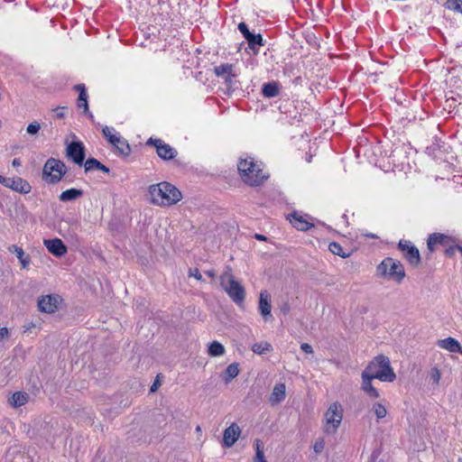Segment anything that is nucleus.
Here are the masks:
<instances>
[{
  "label": "nucleus",
  "instance_id": "f257e3e1",
  "mask_svg": "<svg viewBox=\"0 0 462 462\" xmlns=\"http://www.w3.org/2000/svg\"><path fill=\"white\" fill-rule=\"evenodd\" d=\"M151 203L156 206L170 207L182 199L181 192L169 182L151 185L149 188Z\"/></svg>",
  "mask_w": 462,
  "mask_h": 462
},
{
  "label": "nucleus",
  "instance_id": "f03ea898",
  "mask_svg": "<svg viewBox=\"0 0 462 462\" xmlns=\"http://www.w3.org/2000/svg\"><path fill=\"white\" fill-rule=\"evenodd\" d=\"M373 379H378L381 382L392 383L396 379V374L391 366L390 359L379 355L375 356L362 372Z\"/></svg>",
  "mask_w": 462,
  "mask_h": 462
},
{
  "label": "nucleus",
  "instance_id": "7ed1b4c3",
  "mask_svg": "<svg viewBox=\"0 0 462 462\" xmlns=\"http://www.w3.org/2000/svg\"><path fill=\"white\" fill-rule=\"evenodd\" d=\"M242 180L250 186H258L268 178L262 164L254 162L253 158L240 159L237 164Z\"/></svg>",
  "mask_w": 462,
  "mask_h": 462
},
{
  "label": "nucleus",
  "instance_id": "20e7f679",
  "mask_svg": "<svg viewBox=\"0 0 462 462\" xmlns=\"http://www.w3.org/2000/svg\"><path fill=\"white\" fill-rule=\"evenodd\" d=\"M376 276L401 283L405 277L404 267L400 261L386 257L377 265Z\"/></svg>",
  "mask_w": 462,
  "mask_h": 462
},
{
  "label": "nucleus",
  "instance_id": "39448f33",
  "mask_svg": "<svg viewBox=\"0 0 462 462\" xmlns=\"http://www.w3.org/2000/svg\"><path fill=\"white\" fill-rule=\"evenodd\" d=\"M220 285L226 292L229 298L237 305L243 304L245 299V291L244 286L236 280L230 268L226 270L219 277Z\"/></svg>",
  "mask_w": 462,
  "mask_h": 462
},
{
  "label": "nucleus",
  "instance_id": "423d86ee",
  "mask_svg": "<svg viewBox=\"0 0 462 462\" xmlns=\"http://www.w3.org/2000/svg\"><path fill=\"white\" fill-rule=\"evenodd\" d=\"M344 410L338 402H332L324 413L323 430L327 434H335L343 420Z\"/></svg>",
  "mask_w": 462,
  "mask_h": 462
},
{
  "label": "nucleus",
  "instance_id": "0eeeda50",
  "mask_svg": "<svg viewBox=\"0 0 462 462\" xmlns=\"http://www.w3.org/2000/svg\"><path fill=\"white\" fill-rule=\"evenodd\" d=\"M66 174V166L60 160L51 158L43 166L42 177L49 183H57Z\"/></svg>",
  "mask_w": 462,
  "mask_h": 462
},
{
  "label": "nucleus",
  "instance_id": "6e6552de",
  "mask_svg": "<svg viewBox=\"0 0 462 462\" xmlns=\"http://www.w3.org/2000/svg\"><path fill=\"white\" fill-rule=\"evenodd\" d=\"M61 302V299L57 294L44 295L39 298L38 307L40 311L45 313H54Z\"/></svg>",
  "mask_w": 462,
  "mask_h": 462
},
{
  "label": "nucleus",
  "instance_id": "1a4fd4ad",
  "mask_svg": "<svg viewBox=\"0 0 462 462\" xmlns=\"http://www.w3.org/2000/svg\"><path fill=\"white\" fill-rule=\"evenodd\" d=\"M399 248L403 253L404 257L413 266L419 265L420 256L419 250L409 241L401 240L399 242Z\"/></svg>",
  "mask_w": 462,
  "mask_h": 462
},
{
  "label": "nucleus",
  "instance_id": "9d476101",
  "mask_svg": "<svg viewBox=\"0 0 462 462\" xmlns=\"http://www.w3.org/2000/svg\"><path fill=\"white\" fill-rule=\"evenodd\" d=\"M5 187L21 194H28L32 191L31 184L21 177L7 178Z\"/></svg>",
  "mask_w": 462,
  "mask_h": 462
},
{
  "label": "nucleus",
  "instance_id": "9b49d317",
  "mask_svg": "<svg viewBox=\"0 0 462 462\" xmlns=\"http://www.w3.org/2000/svg\"><path fill=\"white\" fill-rule=\"evenodd\" d=\"M67 156L75 163L82 165L85 159V148L81 142H73L67 147Z\"/></svg>",
  "mask_w": 462,
  "mask_h": 462
},
{
  "label": "nucleus",
  "instance_id": "f8f14e48",
  "mask_svg": "<svg viewBox=\"0 0 462 462\" xmlns=\"http://www.w3.org/2000/svg\"><path fill=\"white\" fill-rule=\"evenodd\" d=\"M241 435L240 427L236 423H232L223 433V446L231 448L238 440Z\"/></svg>",
  "mask_w": 462,
  "mask_h": 462
},
{
  "label": "nucleus",
  "instance_id": "ddd939ff",
  "mask_svg": "<svg viewBox=\"0 0 462 462\" xmlns=\"http://www.w3.org/2000/svg\"><path fill=\"white\" fill-rule=\"evenodd\" d=\"M238 29H239L240 32L244 35V37L246 39L249 47L254 50V53H257V51L254 50L255 46H263V45L262 35L252 33L248 30V28L245 23H240L238 24Z\"/></svg>",
  "mask_w": 462,
  "mask_h": 462
},
{
  "label": "nucleus",
  "instance_id": "4468645a",
  "mask_svg": "<svg viewBox=\"0 0 462 462\" xmlns=\"http://www.w3.org/2000/svg\"><path fill=\"white\" fill-rule=\"evenodd\" d=\"M43 244L48 251L57 257H60L67 253V247L60 238L44 239Z\"/></svg>",
  "mask_w": 462,
  "mask_h": 462
},
{
  "label": "nucleus",
  "instance_id": "2eb2a0df",
  "mask_svg": "<svg viewBox=\"0 0 462 462\" xmlns=\"http://www.w3.org/2000/svg\"><path fill=\"white\" fill-rule=\"evenodd\" d=\"M259 310L261 315L267 319L271 317L272 306H271V296L267 291L260 292L259 296Z\"/></svg>",
  "mask_w": 462,
  "mask_h": 462
},
{
  "label": "nucleus",
  "instance_id": "dca6fc26",
  "mask_svg": "<svg viewBox=\"0 0 462 462\" xmlns=\"http://www.w3.org/2000/svg\"><path fill=\"white\" fill-rule=\"evenodd\" d=\"M362 383H361V389L364 391L366 395L371 399H377L379 398L380 394L377 389H375L372 383L373 378H370L369 375L366 374L362 373Z\"/></svg>",
  "mask_w": 462,
  "mask_h": 462
},
{
  "label": "nucleus",
  "instance_id": "f3484780",
  "mask_svg": "<svg viewBox=\"0 0 462 462\" xmlns=\"http://www.w3.org/2000/svg\"><path fill=\"white\" fill-rule=\"evenodd\" d=\"M437 345L440 348L445 349L450 353L462 354V347H461L460 343L453 337H447L444 339H439V340H438Z\"/></svg>",
  "mask_w": 462,
  "mask_h": 462
},
{
  "label": "nucleus",
  "instance_id": "a211bd4d",
  "mask_svg": "<svg viewBox=\"0 0 462 462\" xmlns=\"http://www.w3.org/2000/svg\"><path fill=\"white\" fill-rule=\"evenodd\" d=\"M158 155L163 160H170L175 157V150L169 144L164 143L161 140L154 142Z\"/></svg>",
  "mask_w": 462,
  "mask_h": 462
},
{
  "label": "nucleus",
  "instance_id": "6ab92c4d",
  "mask_svg": "<svg viewBox=\"0 0 462 462\" xmlns=\"http://www.w3.org/2000/svg\"><path fill=\"white\" fill-rule=\"evenodd\" d=\"M286 397V386L284 383L276 384L270 395L269 402L272 405L282 402Z\"/></svg>",
  "mask_w": 462,
  "mask_h": 462
},
{
  "label": "nucleus",
  "instance_id": "aec40b11",
  "mask_svg": "<svg viewBox=\"0 0 462 462\" xmlns=\"http://www.w3.org/2000/svg\"><path fill=\"white\" fill-rule=\"evenodd\" d=\"M8 251L16 255L19 260L22 268L26 269L31 263V258L29 254H25L22 247H19L15 245H12L8 247Z\"/></svg>",
  "mask_w": 462,
  "mask_h": 462
},
{
  "label": "nucleus",
  "instance_id": "412c9836",
  "mask_svg": "<svg viewBox=\"0 0 462 462\" xmlns=\"http://www.w3.org/2000/svg\"><path fill=\"white\" fill-rule=\"evenodd\" d=\"M83 195V191L78 189H69L60 193L59 199L62 202L74 201Z\"/></svg>",
  "mask_w": 462,
  "mask_h": 462
},
{
  "label": "nucleus",
  "instance_id": "4be33fe9",
  "mask_svg": "<svg viewBox=\"0 0 462 462\" xmlns=\"http://www.w3.org/2000/svg\"><path fill=\"white\" fill-rule=\"evenodd\" d=\"M233 66L231 64H221L215 68L217 77H222L226 82H231Z\"/></svg>",
  "mask_w": 462,
  "mask_h": 462
},
{
  "label": "nucleus",
  "instance_id": "5701e85b",
  "mask_svg": "<svg viewBox=\"0 0 462 462\" xmlns=\"http://www.w3.org/2000/svg\"><path fill=\"white\" fill-rule=\"evenodd\" d=\"M29 400V396L27 393L23 392L14 393L12 397L9 399V403L13 407H20L24 405Z\"/></svg>",
  "mask_w": 462,
  "mask_h": 462
},
{
  "label": "nucleus",
  "instance_id": "b1692460",
  "mask_svg": "<svg viewBox=\"0 0 462 462\" xmlns=\"http://www.w3.org/2000/svg\"><path fill=\"white\" fill-rule=\"evenodd\" d=\"M84 168H85L86 171L97 169V170H99V171H103L105 173H108L109 172V169L106 165L102 164L100 162H98L95 158L88 159L86 161V162L84 163Z\"/></svg>",
  "mask_w": 462,
  "mask_h": 462
},
{
  "label": "nucleus",
  "instance_id": "393cba45",
  "mask_svg": "<svg viewBox=\"0 0 462 462\" xmlns=\"http://www.w3.org/2000/svg\"><path fill=\"white\" fill-rule=\"evenodd\" d=\"M290 221L294 227L301 231L308 230L310 226V224L308 221L297 214H292Z\"/></svg>",
  "mask_w": 462,
  "mask_h": 462
},
{
  "label": "nucleus",
  "instance_id": "a878e982",
  "mask_svg": "<svg viewBox=\"0 0 462 462\" xmlns=\"http://www.w3.org/2000/svg\"><path fill=\"white\" fill-rule=\"evenodd\" d=\"M273 346L266 342H257L252 346V351L257 355H264L273 351Z\"/></svg>",
  "mask_w": 462,
  "mask_h": 462
},
{
  "label": "nucleus",
  "instance_id": "bb28decb",
  "mask_svg": "<svg viewBox=\"0 0 462 462\" xmlns=\"http://www.w3.org/2000/svg\"><path fill=\"white\" fill-rule=\"evenodd\" d=\"M208 353L210 356H222L226 353L225 346L218 341H213L208 346Z\"/></svg>",
  "mask_w": 462,
  "mask_h": 462
},
{
  "label": "nucleus",
  "instance_id": "cd10ccee",
  "mask_svg": "<svg viewBox=\"0 0 462 462\" xmlns=\"http://www.w3.org/2000/svg\"><path fill=\"white\" fill-rule=\"evenodd\" d=\"M239 374V367H238V364L236 363H233V364H230L225 373H224V381L225 383H229L231 382L234 378H236Z\"/></svg>",
  "mask_w": 462,
  "mask_h": 462
},
{
  "label": "nucleus",
  "instance_id": "c85d7f7f",
  "mask_svg": "<svg viewBox=\"0 0 462 462\" xmlns=\"http://www.w3.org/2000/svg\"><path fill=\"white\" fill-rule=\"evenodd\" d=\"M279 94V87L276 82H269L263 86V95L266 97H274Z\"/></svg>",
  "mask_w": 462,
  "mask_h": 462
},
{
  "label": "nucleus",
  "instance_id": "c756f323",
  "mask_svg": "<svg viewBox=\"0 0 462 462\" xmlns=\"http://www.w3.org/2000/svg\"><path fill=\"white\" fill-rule=\"evenodd\" d=\"M428 376L433 387H437L439 385L441 379V371L438 366H432L428 373Z\"/></svg>",
  "mask_w": 462,
  "mask_h": 462
},
{
  "label": "nucleus",
  "instance_id": "7c9ffc66",
  "mask_svg": "<svg viewBox=\"0 0 462 462\" xmlns=\"http://www.w3.org/2000/svg\"><path fill=\"white\" fill-rule=\"evenodd\" d=\"M328 249L333 254L338 255L342 258H347L351 255L350 252H346L344 248L337 242L330 243Z\"/></svg>",
  "mask_w": 462,
  "mask_h": 462
},
{
  "label": "nucleus",
  "instance_id": "2f4dec72",
  "mask_svg": "<svg viewBox=\"0 0 462 462\" xmlns=\"http://www.w3.org/2000/svg\"><path fill=\"white\" fill-rule=\"evenodd\" d=\"M372 411L374 412L377 420H382L385 418L388 413L385 406L380 402H374L372 405Z\"/></svg>",
  "mask_w": 462,
  "mask_h": 462
},
{
  "label": "nucleus",
  "instance_id": "473e14b6",
  "mask_svg": "<svg viewBox=\"0 0 462 462\" xmlns=\"http://www.w3.org/2000/svg\"><path fill=\"white\" fill-rule=\"evenodd\" d=\"M447 237L442 234H432L428 239V248L430 251L435 249V246L439 244L444 243Z\"/></svg>",
  "mask_w": 462,
  "mask_h": 462
},
{
  "label": "nucleus",
  "instance_id": "72a5a7b5",
  "mask_svg": "<svg viewBox=\"0 0 462 462\" xmlns=\"http://www.w3.org/2000/svg\"><path fill=\"white\" fill-rule=\"evenodd\" d=\"M114 146L119 151V152L121 154H123L125 156L129 155V153L131 152V148H130L129 143H127L126 140H125L121 136L118 139V142H116V144H114Z\"/></svg>",
  "mask_w": 462,
  "mask_h": 462
},
{
  "label": "nucleus",
  "instance_id": "f704fd0d",
  "mask_svg": "<svg viewBox=\"0 0 462 462\" xmlns=\"http://www.w3.org/2000/svg\"><path fill=\"white\" fill-rule=\"evenodd\" d=\"M78 107L83 108L85 113L88 112V95L86 91H80L78 98Z\"/></svg>",
  "mask_w": 462,
  "mask_h": 462
},
{
  "label": "nucleus",
  "instance_id": "c9c22d12",
  "mask_svg": "<svg viewBox=\"0 0 462 462\" xmlns=\"http://www.w3.org/2000/svg\"><path fill=\"white\" fill-rule=\"evenodd\" d=\"M254 447L255 449V457L254 459H259V458H264V453L263 448L264 445L263 442L260 439H255L254 442Z\"/></svg>",
  "mask_w": 462,
  "mask_h": 462
},
{
  "label": "nucleus",
  "instance_id": "e433bc0d",
  "mask_svg": "<svg viewBox=\"0 0 462 462\" xmlns=\"http://www.w3.org/2000/svg\"><path fill=\"white\" fill-rule=\"evenodd\" d=\"M447 7L462 13V0H448Z\"/></svg>",
  "mask_w": 462,
  "mask_h": 462
},
{
  "label": "nucleus",
  "instance_id": "4c0bfd02",
  "mask_svg": "<svg viewBox=\"0 0 462 462\" xmlns=\"http://www.w3.org/2000/svg\"><path fill=\"white\" fill-rule=\"evenodd\" d=\"M40 129H41V125L38 122H32L28 125V126L26 128V132H27V134L33 135V134H36Z\"/></svg>",
  "mask_w": 462,
  "mask_h": 462
},
{
  "label": "nucleus",
  "instance_id": "58836bf2",
  "mask_svg": "<svg viewBox=\"0 0 462 462\" xmlns=\"http://www.w3.org/2000/svg\"><path fill=\"white\" fill-rule=\"evenodd\" d=\"M325 448V441L323 439H317L313 444V450L315 453H321Z\"/></svg>",
  "mask_w": 462,
  "mask_h": 462
},
{
  "label": "nucleus",
  "instance_id": "ea45409f",
  "mask_svg": "<svg viewBox=\"0 0 462 462\" xmlns=\"http://www.w3.org/2000/svg\"><path fill=\"white\" fill-rule=\"evenodd\" d=\"M102 132L107 141H109L110 137L115 133V129L113 127L104 126Z\"/></svg>",
  "mask_w": 462,
  "mask_h": 462
},
{
  "label": "nucleus",
  "instance_id": "a19ab883",
  "mask_svg": "<svg viewBox=\"0 0 462 462\" xmlns=\"http://www.w3.org/2000/svg\"><path fill=\"white\" fill-rule=\"evenodd\" d=\"M190 277H194L195 279H197L198 281H202V275L200 274L199 271L195 268V269H190L189 270V274Z\"/></svg>",
  "mask_w": 462,
  "mask_h": 462
},
{
  "label": "nucleus",
  "instance_id": "79ce46f5",
  "mask_svg": "<svg viewBox=\"0 0 462 462\" xmlns=\"http://www.w3.org/2000/svg\"><path fill=\"white\" fill-rule=\"evenodd\" d=\"M300 349L305 352L306 354H312L313 353V347L308 344V343H302L300 345Z\"/></svg>",
  "mask_w": 462,
  "mask_h": 462
},
{
  "label": "nucleus",
  "instance_id": "37998d69",
  "mask_svg": "<svg viewBox=\"0 0 462 462\" xmlns=\"http://www.w3.org/2000/svg\"><path fill=\"white\" fill-rule=\"evenodd\" d=\"M9 331L6 328H0V341L8 337Z\"/></svg>",
  "mask_w": 462,
  "mask_h": 462
},
{
  "label": "nucleus",
  "instance_id": "c03bdc74",
  "mask_svg": "<svg viewBox=\"0 0 462 462\" xmlns=\"http://www.w3.org/2000/svg\"><path fill=\"white\" fill-rule=\"evenodd\" d=\"M120 138V134H117L116 131L115 133L112 134V136L110 137L109 139V143L114 145V144H116V142H118V139Z\"/></svg>",
  "mask_w": 462,
  "mask_h": 462
},
{
  "label": "nucleus",
  "instance_id": "a18cd8bd",
  "mask_svg": "<svg viewBox=\"0 0 462 462\" xmlns=\"http://www.w3.org/2000/svg\"><path fill=\"white\" fill-rule=\"evenodd\" d=\"M12 165L14 167H20L22 165L21 160L18 158L14 159L12 162Z\"/></svg>",
  "mask_w": 462,
  "mask_h": 462
},
{
  "label": "nucleus",
  "instance_id": "49530a36",
  "mask_svg": "<svg viewBox=\"0 0 462 462\" xmlns=\"http://www.w3.org/2000/svg\"><path fill=\"white\" fill-rule=\"evenodd\" d=\"M205 273H206L207 275H208L209 277L213 278V279H214V278H215V276H216V273H215V271H213V270L207 271Z\"/></svg>",
  "mask_w": 462,
  "mask_h": 462
},
{
  "label": "nucleus",
  "instance_id": "de8ad7c7",
  "mask_svg": "<svg viewBox=\"0 0 462 462\" xmlns=\"http://www.w3.org/2000/svg\"><path fill=\"white\" fill-rule=\"evenodd\" d=\"M75 88H76L77 90H79V92H80L81 90L86 91V89H85V86H84V85H81V84L76 85V86H75Z\"/></svg>",
  "mask_w": 462,
  "mask_h": 462
},
{
  "label": "nucleus",
  "instance_id": "09e8293b",
  "mask_svg": "<svg viewBox=\"0 0 462 462\" xmlns=\"http://www.w3.org/2000/svg\"><path fill=\"white\" fill-rule=\"evenodd\" d=\"M158 388V382H154L153 384L151 386V389L150 391L151 392H155Z\"/></svg>",
  "mask_w": 462,
  "mask_h": 462
},
{
  "label": "nucleus",
  "instance_id": "8fccbe9b",
  "mask_svg": "<svg viewBox=\"0 0 462 462\" xmlns=\"http://www.w3.org/2000/svg\"><path fill=\"white\" fill-rule=\"evenodd\" d=\"M255 238L260 240V241H264L266 240V237L263 235H255Z\"/></svg>",
  "mask_w": 462,
  "mask_h": 462
},
{
  "label": "nucleus",
  "instance_id": "3c124183",
  "mask_svg": "<svg viewBox=\"0 0 462 462\" xmlns=\"http://www.w3.org/2000/svg\"><path fill=\"white\" fill-rule=\"evenodd\" d=\"M6 179V177L0 175V183L5 186Z\"/></svg>",
  "mask_w": 462,
  "mask_h": 462
},
{
  "label": "nucleus",
  "instance_id": "603ef678",
  "mask_svg": "<svg viewBox=\"0 0 462 462\" xmlns=\"http://www.w3.org/2000/svg\"><path fill=\"white\" fill-rule=\"evenodd\" d=\"M254 462H267V461L264 457V458L254 459Z\"/></svg>",
  "mask_w": 462,
  "mask_h": 462
},
{
  "label": "nucleus",
  "instance_id": "864d4df0",
  "mask_svg": "<svg viewBox=\"0 0 462 462\" xmlns=\"http://www.w3.org/2000/svg\"><path fill=\"white\" fill-rule=\"evenodd\" d=\"M64 114L63 112L60 111V112H57V116L58 117H63Z\"/></svg>",
  "mask_w": 462,
  "mask_h": 462
},
{
  "label": "nucleus",
  "instance_id": "5fc2aeb1",
  "mask_svg": "<svg viewBox=\"0 0 462 462\" xmlns=\"http://www.w3.org/2000/svg\"><path fill=\"white\" fill-rule=\"evenodd\" d=\"M282 310L283 311L284 314H286L289 310V307H284L283 309H282Z\"/></svg>",
  "mask_w": 462,
  "mask_h": 462
},
{
  "label": "nucleus",
  "instance_id": "6e6d98bb",
  "mask_svg": "<svg viewBox=\"0 0 462 462\" xmlns=\"http://www.w3.org/2000/svg\"><path fill=\"white\" fill-rule=\"evenodd\" d=\"M456 249H457L462 254V247L461 246H457Z\"/></svg>",
  "mask_w": 462,
  "mask_h": 462
},
{
  "label": "nucleus",
  "instance_id": "4d7b16f0",
  "mask_svg": "<svg viewBox=\"0 0 462 462\" xmlns=\"http://www.w3.org/2000/svg\"><path fill=\"white\" fill-rule=\"evenodd\" d=\"M367 236H370V237H374L375 236L372 235V234H369V235H366Z\"/></svg>",
  "mask_w": 462,
  "mask_h": 462
},
{
  "label": "nucleus",
  "instance_id": "13d9d810",
  "mask_svg": "<svg viewBox=\"0 0 462 462\" xmlns=\"http://www.w3.org/2000/svg\"><path fill=\"white\" fill-rule=\"evenodd\" d=\"M197 431H200V427L198 426L197 429H196Z\"/></svg>",
  "mask_w": 462,
  "mask_h": 462
},
{
  "label": "nucleus",
  "instance_id": "bf43d9fd",
  "mask_svg": "<svg viewBox=\"0 0 462 462\" xmlns=\"http://www.w3.org/2000/svg\"><path fill=\"white\" fill-rule=\"evenodd\" d=\"M90 118H93V115L91 113L88 114Z\"/></svg>",
  "mask_w": 462,
  "mask_h": 462
}]
</instances>
